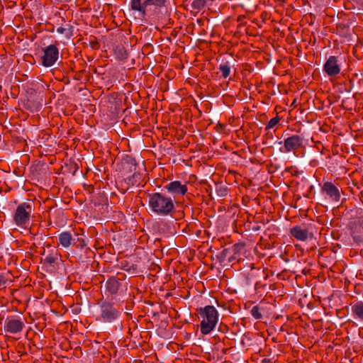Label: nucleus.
I'll return each mask as SVG.
<instances>
[{
	"label": "nucleus",
	"mask_w": 363,
	"mask_h": 363,
	"mask_svg": "<svg viewBox=\"0 0 363 363\" xmlns=\"http://www.w3.org/2000/svg\"><path fill=\"white\" fill-rule=\"evenodd\" d=\"M113 300V297L111 299L102 298L96 302L99 308V319L104 323H111L118 320L123 311L121 306Z\"/></svg>",
	"instance_id": "obj_1"
},
{
	"label": "nucleus",
	"mask_w": 363,
	"mask_h": 363,
	"mask_svg": "<svg viewBox=\"0 0 363 363\" xmlns=\"http://www.w3.org/2000/svg\"><path fill=\"white\" fill-rule=\"evenodd\" d=\"M149 206L152 211L160 216L171 215L174 210V201L162 193L149 194Z\"/></svg>",
	"instance_id": "obj_2"
},
{
	"label": "nucleus",
	"mask_w": 363,
	"mask_h": 363,
	"mask_svg": "<svg viewBox=\"0 0 363 363\" xmlns=\"http://www.w3.org/2000/svg\"><path fill=\"white\" fill-rule=\"evenodd\" d=\"M357 211L353 208L347 210L345 206V210L342 213V217L350 222L347 225V229L352 238L353 241L358 245H363V222L357 218Z\"/></svg>",
	"instance_id": "obj_3"
},
{
	"label": "nucleus",
	"mask_w": 363,
	"mask_h": 363,
	"mask_svg": "<svg viewBox=\"0 0 363 363\" xmlns=\"http://www.w3.org/2000/svg\"><path fill=\"white\" fill-rule=\"evenodd\" d=\"M199 318L201 319L200 331L203 335H208L216 328L218 321V313L213 306H206L196 310Z\"/></svg>",
	"instance_id": "obj_4"
},
{
	"label": "nucleus",
	"mask_w": 363,
	"mask_h": 363,
	"mask_svg": "<svg viewBox=\"0 0 363 363\" xmlns=\"http://www.w3.org/2000/svg\"><path fill=\"white\" fill-rule=\"evenodd\" d=\"M166 0H131L130 9L145 17L152 8L157 9L165 6Z\"/></svg>",
	"instance_id": "obj_5"
},
{
	"label": "nucleus",
	"mask_w": 363,
	"mask_h": 363,
	"mask_svg": "<svg viewBox=\"0 0 363 363\" xmlns=\"http://www.w3.org/2000/svg\"><path fill=\"white\" fill-rule=\"evenodd\" d=\"M59 244L62 247L67 248L72 245L76 246L77 248L82 249L86 247L83 236H79L78 233H74V236L69 231H65L61 233L58 237Z\"/></svg>",
	"instance_id": "obj_6"
},
{
	"label": "nucleus",
	"mask_w": 363,
	"mask_h": 363,
	"mask_svg": "<svg viewBox=\"0 0 363 363\" xmlns=\"http://www.w3.org/2000/svg\"><path fill=\"white\" fill-rule=\"evenodd\" d=\"M33 211L32 203H23L16 208L13 220L18 226H23L30 220V214Z\"/></svg>",
	"instance_id": "obj_7"
},
{
	"label": "nucleus",
	"mask_w": 363,
	"mask_h": 363,
	"mask_svg": "<svg viewBox=\"0 0 363 363\" xmlns=\"http://www.w3.org/2000/svg\"><path fill=\"white\" fill-rule=\"evenodd\" d=\"M43 55L40 57L43 67H50L55 65L59 58V49L55 45H50L42 49Z\"/></svg>",
	"instance_id": "obj_8"
},
{
	"label": "nucleus",
	"mask_w": 363,
	"mask_h": 363,
	"mask_svg": "<svg viewBox=\"0 0 363 363\" xmlns=\"http://www.w3.org/2000/svg\"><path fill=\"white\" fill-rule=\"evenodd\" d=\"M24 327L25 324L21 318L10 316L4 320V331L10 334H18L21 333Z\"/></svg>",
	"instance_id": "obj_9"
},
{
	"label": "nucleus",
	"mask_w": 363,
	"mask_h": 363,
	"mask_svg": "<svg viewBox=\"0 0 363 363\" xmlns=\"http://www.w3.org/2000/svg\"><path fill=\"white\" fill-rule=\"evenodd\" d=\"M164 189L175 199L187 193V182L182 184L180 181H173L164 186Z\"/></svg>",
	"instance_id": "obj_10"
},
{
	"label": "nucleus",
	"mask_w": 363,
	"mask_h": 363,
	"mask_svg": "<svg viewBox=\"0 0 363 363\" xmlns=\"http://www.w3.org/2000/svg\"><path fill=\"white\" fill-rule=\"evenodd\" d=\"M323 71L328 77H333L340 72L338 58L336 56H330L323 65Z\"/></svg>",
	"instance_id": "obj_11"
},
{
	"label": "nucleus",
	"mask_w": 363,
	"mask_h": 363,
	"mask_svg": "<svg viewBox=\"0 0 363 363\" xmlns=\"http://www.w3.org/2000/svg\"><path fill=\"white\" fill-rule=\"evenodd\" d=\"M303 145V138L299 135H295L284 140V150L281 152H289L296 151Z\"/></svg>",
	"instance_id": "obj_12"
},
{
	"label": "nucleus",
	"mask_w": 363,
	"mask_h": 363,
	"mask_svg": "<svg viewBox=\"0 0 363 363\" xmlns=\"http://www.w3.org/2000/svg\"><path fill=\"white\" fill-rule=\"evenodd\" d=\"M118 279V278L111 276L106 281V291L112 296L116 295L123 287V283L120 282Z\"/></svg>",
	"instance_id": "obj_13"
},
{
	"label": "nucleus",
	"mask_w": 363,
	"mask_h": 363,
	"mask_svg": "<svg viewBox=\"0 0 363 363\" xmlns=\"http://www.w3.org/2000/svg\"><path fill=\"white\" fill-rule=\"evenodd\" d=\"M321 190L329 198L335 201H338L340 199V191L338 188L332 182H326L322 186Z\"/></svg>",
	"instance_id": "obj_14"
},
{
	"label": "nucleus",
	"mask_w": 363,
	"mask_h": 363,
	"mask_svg": "<svg viewBox=\"0 0 363 363\" xmlns=\"http://www.w3.org/2000/svg\"><path fill=\"white\" fill-rule=\"evenodd\" d=\"M291 235L296 240L304 241L307 240L308 236V231L306 228H302L300 225H296L291 228Z\"/></svg>",
	"instance_id": "obj_15"
},
{
	"label": "nucleus",
	"mask_w": 363,
	"mask_h": 363,
	"mask_svg": "<svg viewBox=\"0 0 363 363\" xmlns=\"http://www.w3.org/2000/svg\"><path fill=\"white\" fill-rule=\"evenodd\" d=\"M232 254L231 250L229 248H225L216 255V257L220 264H225L228 263V260H230V257Z\"/></svg>",
	"instance_id": "obj_16"
},
{
	"label": "nucleus",
	"mask_w": 363,
	"mask_h": 363,
	"mask_svg": "<svg viewBox=\"0 0 363 363\" xmlns=\"http://www.w3.org/2000/svg\"><path fill=\"white\" fill-rule=\"evenodd\" d=\"M352 311L355 318L363 321V301H357L352 306Z\"/></svg>",
	"instance_id": "obj_17"
},
{
	"label": "nucleus",
	"mask_w": 363,
	"mask_h": 363,
	"mask_svg": "<svg viewBox=\"0 0 363 363\" xmlns=\"http://www.w3.org/2000/svg\"><path fill=\"white\" fill-rule=\"evenodd\" d=\"M122 165L123 167V169H125L128 167H129L130 172H131L132 171H135V160L131 157H127L126 158H125L122 162Z\"/></svg>",
	"instance_id": "obj_18"
},
{
	"label": "nucleus",
	"mask_w": 363,
	"mask_h": 363,
	"mask_svg": "<svg viewBox=\"0 0 363 363\" xmlns=\"http://www.w3.org/2000/svg\"><path fill=\"white\" fill-rule=\"evenodd\" d=\"M218 69L221 72L222 77L226 79L230 74L231 65L228 62H223L219 65Z\"/></svg>",
	"instance_id": "obj_19"
},
{
	"label": "nucleus",
	"mask_w": 363,
	"mask_h": 363,
	"mask_svg": "<svg viewBox=\"0 0 363 363\" xmlns=\"http://www.w3.org/2000/svg\"><path fill=\"white\" fill-rule=\"evenodd\" d=\"M57 32L63 34L67 38H70L73 35V28L72 26L67 24L65 27H58Z\"/></svg>",
	"instance_id": "obj_20"
},
{
	"label": "nucleus",
	"mask_w": 363,
	"mask_h": 363,
	"mask_svg": "<svg viewBox=\"0 0 363 363\" xmlns=\"http://www.w3.org/2000/svg\"><path fill=\"white\" fill-rule=\"evenodd\" d=\"M121 268L129 274H135L138 273V267L136 264H132L130 265L127 261L121 262Z\"/></svg>",
	"instance_id": "obj_21"
},
{
	"label": "nucleus",
	"mask_w": 363,
	"mask_h": 363,
	"mask_svg": "<svg viewBox=\"0 0 363 363\" xmlns=\"http://www.w3.org/2000/svg\"><path fill=\"white\" fill-rule=\"evenodd\" d=\"M59 255L57 252L55 253H50L44 259V264H48L50 266H53L54 264L57 261Z\"/></svg>",
	"instance_id": "obj_22"
},
{
	"label": "nucleus",
	"mask_w": 363,
	"mask_h": 363,
	"mask_svg": "<svg viewBox=\"0 0 363 363\" xmlns=\"http://www.w3.org/2000/svg\"><path fill=\"white\" fill-rule=\"evenodd\" d=\"M206 6V0H194L191 7L194 9L201 10Z\"/></svg>",
	"instance_id": "obj_23"
},
{
	"label": "nucleus",
	"mask_w": 363,
	"mask_h": 363,
	"mask_svg": "<svg viewBox=\"0 0 363 363\" xmlns=\"http://www.w3.org/2000/svg\"><path fill=\"white\" fill-rule=\"evenodd\" d=\"M251 315L257 320L262 318V314L260 312V308L258 306H255L250 311Z\"/></svg>",
	"instance_id": "obj_24"
},
{
	"label": "nucleus",
	"mask_w": 363,
	"mask_h": 363,
	"mask_svg": "<svg viewBox=\"0 0 363 363\" xmlns=\"http://www.w3.org/2000/svg\"><path fill=\"white\" fill-rule=\"evenodd\" d=\"M116 52L118 58L121 60H124L128 57L127 52L123 47H117Z\"/></svg>",
	"instance_id": "obj_25"
},
{
	"label": "nucleus",
	"mask_w": 363,
	"mask_h": 363,
	"mask_svg": "<svg viewBox=\"0 0 363 363\" xmlns=\"http://www.w3.org/2000/svg\"><path fill=\"white\" fill-rule=\"evenodd\" d=\"M280 118L279 116H277L274 118H272L268 123L267 125L266 126V130H269L270 128H274L277 124L279 122Z\"/></svg>",
	"instance_id": "obj_26"
},
{
	"label": "nucleus",
	"mask_w": 363,
	"mask_h": 363,
	"mask_svg": "<svg viewBox=\"0 0 363 363\" xmlns=\"http://www.w3.org/2000/svg\"><path fill=\"white\" fill-rule=\"evenodd\" d=\"M244 247H245V245H243V244L236 243V244L233 245L229 249L232 250L233 254H236L237 255H238V254L240 253V251L242 249H243Z\"/></svg>",
	"instance_id": "obj_27"
},
{
	"label": "nucleus",
	"mask_w": 363,
	"mask_h": 363,
	"mask_svg": "<svg viewBox=\"0 0 363 363\" xmlns=\"http://www.w3.org/2000/svg\"><path fill=\"white\" fill-rule=\"evenodd\" d=\"M332 238L335 240V242H338L339 238L340 237V233L339 232V230L334 229L330 233Z\"/></svg>",
	"instance_id": "obj_28"
},
{
	"label": "nucleus",
	"mask_w": 363,
	"mask_h": 363,
	"mask_svg": "<svg viewBox=\"0 0 363 363\" xmlns=\"http://www.w3.org/2000/svg\"><path fill=\"white\" fill-rule=\"evenodd\" d=\"M115 278H118L120 282L124 281L126 278V275L122 272H118L116 276H113Z\"/></svg>",
	"instance_id": "obj_29"
},
{
	"label": "nucleus",
	"mask_w": 363,
	"mask_h": 363,
	"mask_svg": "<svg viewBox=\"0 0 363 363\" xmlns=\"http://www.w3.org/2000/svg\"><path fill=\"white\" fill-rule=\"evenodd\" d=\"M340 248V246L338 242H332L331 249L334 253H337Z\"/></svg>",
	"instance_id": "obj_30"
},
{
	"label": "nucleus",
	"mask_w": 363,
	"mask_h": 363,
	"mask_svg": "<svg viewBox=\"0 0 363 363\" xmlns=\"http://www.w3.org/2000/svg\"><path fill=\"white\" fill-rule=\"evenodd\" d=\"M228 327L227 325L225 324H223V323H220L219 327H218V330L223 333H225L228 331Z\"/></svg>",
	"instance_id": "obj_31"
},
{
	"label": "nucleus",
	"mask_w": 363,
	"mask_h": 363,
	"mask_svg": "<svg viewBox=\"0 0 363 363\" xmlns=\"http://www.w3.org/2000/svg\"><path fill=\"white\" fill-rule=\"evenodd\" d=\"M339 298V295L338 294H333L332 296H331V298L330 299V303H333V304L337 301V299Z\"/></svg>",
	"instance_id": "obj_32"
},
{
	"label": "nucleus",
	"mask_w": 363,
	"mask_h": 363,
	"mask_svg": "<svg viewBox=\"0 0 363 363\" xmlns=\"http://www.w3.org/2000/svg\"><path fill=\"white\" fill-rule=\"evenodd\" d=\"M218 194L221 196L226 195V189L220 188V189L218 190Z\"/></svg>",
	"instance_id": "obj_33"
},
{
	"label": "nucleus",
	"mask_w": 363,
	"mask_h": 363,
	"mask_svg": "<svg viewBox=\"0 0 363 363\" xmlns=\"http://www.w3.org/2000/svg\"><path fill=\"white\" fill-rule=\"evenodd\" d=\"M238 255L236 254H232V255L230 257V260H228V263H230L233 262L234 260L237 259Z\"/></svg>",
	"instance_id": "obj_34"
},
{
	"label": "nucleus",
	"mask_w": 363,
	"mask_h": 363,
	"mask_svg": "<svg viewBox=\"0 0 363 363\" xmlns=\"http://www.w3.org/2000/svg\"><path fill=\"white\" fill-rule=\"evenodd\" d=\"M213 342L214 344H216L217 342L220 341V337L218 335H215L213 337Z\"/></svg>",
	"instance_id": "obj_35"
},
{
	"label": "nucleus",
	"mask_w": 363,
	"mask_h": 363,
	"mask_svg": "<svg viewBox=\"0 0 363 363\" xmlns=\"http://www.w3.org/2000/svg\"><path fill=\"white\" fill-rule=\"evenodd\" d=\"M345 310L347 312H348V311H349V310H348V307H347V306H346L344 308H342V309H341V311H342V319L343 318V315H342V314H344V315H345V311H344Z\"/></svg>",
	"instance_id": "obj_36"
},
{
	"label": "nucleus",
	"mask_w": 363,
	"mask_h": 363,
	"mask_svg": "<svg viewBox=\"0 0 363 363\" xmlns=\"http://www.w3.org/2000/svg\"><path fill=\"white\" fill-rule=\"evenodd\" d=\"M338 267L336 265V264H334L333 267H332V269H331V272L333 273H335L336 272V269H337Z\"/></svg>",
	"instance_id": "obj_37"
},
{
	"label": "nucleus",
	"mask_w": 363,
	"mask_h": 363,
	"mask_svg": "<svg viewBox=\"0 0 363 363\" xmlns=\"http://www.w3.org/2000/svg\"><path fill=\"white\" fill-rule=\"evenodd\" d=\"M261 363H273L270 359L264 358Z\"/></svg>",
	"instance_id": "obj_38"
},
{
	"label": "nucleus",
	"mask_w": 363,
	"mask_h": 363,
	"mask_svg": "<svg viewBox=\"0 0 363 363\" xmlns=\"http://www.w3.org/2000/svg\"><path fill=\"white\" fill-rule=\"evenodd\" d=\"M344 183H345V184H348V179H345V178H344V179H342V185Z\"/></svg>",
	"instance_id": "obj_39"
},
{
	"label": "nucleus",
	"mask_w": 363,
	"mask_h": 363,
	"mask_svg": "<svg viewBox=\"0 0 363 363\" xmlns=\"http://www.w3.org/2000/svg\"><path fill=\"white\" fill-rule=\"evenodd\" d=\"M344 84H345V90H346V91L350 92V86H347V85L346 84V83H345V82H344Z\"/></svg>",
	"instance_id": "obj_40"
},
{
	"label": "nucleus",
	"mask_w": 363,
	"mask_h": 363,
	"mask_svg": "<svg viewBox=\"0 0 363 363\" xmlns=\"http://www.w3.org/2000/svg\"><path fill=\"white\" fill-rule=\"evenodd\" d=\"M339 211V207L337 206V208H333V213L335 214V213H337Z\"/></svg>",
	"instance_id": "obj_41"
},
{
	"label": "nucleus",
	"mask_w": 363,
	"mask_h": 363,
	"mask_svg": "<svg viewBox=\"0 0 363 363\" xmlns=\"http://www.w3.org/2000/svg\"><path fill=\"white\" fill-rule=\"evenodd\" d=\"M344 243L346 244V245H350V239L349 238L348 240H347V239L344 240Z\"/></svg>",
	"instance_id": "obj_42"
},
{
	"label": "nucleus",
	"mask_w": 363,
	"mask_h": 363,
	"mask_svg": "<svg viewBox=\"0 0 363 363\" xmlns=\"http://www.w3.org/2000/svg\"><path fill=\"white\" fill-rule=\"evenodd\" d=\"M341 170H342V173H344V174H346V173H347V169H346L345 168H343L342 167V168H341Z\"/></svg>",
	"instance_id": "obj_43"
},
{
	"label": "nucleus",
	"mask_w": 363,
	"mask_h": 363,
	"mask_svg": "<svg viewBox=\"0 0 363 363\" xmlns=\"http://www.w3.org/2000/svg\"><path fill=\"white\" fill-rule=\"evenodd\" d=\"M335 88H337V91H339V90H340V87H339V86H338V85H337V86H335Z\"/></svg>",
	"instance_id": "obj_44"
},
{
	"label": "nucleus",
	"mask_w": 363,
	"mask_h": 363,
	"mask_svg": "<svg viewBox=\"0 0 363 363\" xmlns=\"http://www.w3.org/2000/svg\"><path fill=\"white\" fill-rule=\"evenodd\" d=\"M335 311H336V314L338 315V313H339V312H340V309L336 308V309H335Z\"/></svg>",
	"instance_id": "obj_45"
},
{
	"label": "nucleus",
	"mask_w": 363,
	"mask_h": 363,
	"mask_svg": "<svg viewBox=\"0 0 363 363\" xmlns=\"http://www.w3.org/2000/svg\"><path fill=\"white\" fill-rule=\"evenodd\" d=\"M335 101H337V99H335V100H333V101H330V105H331V104H333V103H335Z\"/></svg>",
	"instance_id": "obj_46"
},
{
	"label": "nucleus",
	"mask_w": 363,
	"mask_h": 363,
	"mask_svg": "<svg viewBox=\"0 0 363 363\" xmlns=\"http://www.w3.org/2000/svg\"><path fill=\"white\" fill-rule=\"evenodd\" d=\"M344 200H345V199H342V201H341V203H342V208L343 207V202H344Z\"/></svg>",
	"instance_id": "obj_47"
},
{
	"label": "nucleus",
	"mask_w": 363,
	"mask_h": 363,
	"mask_svg": "<svg viewBox=\"0 0 363 363\" xmlns=\"http://www.w3.org/2000/svg\"><path fill=\"white\" fill-rule=\"evenodd\" d=\"M341 106H342V108H345V106H344V101H342Z\"/></svg>",
	"instance_id": "obj_48"
},
{
	"label": "nucleus",
	"mask_w": 363,
	"mask_h": 363,
	"mask_svg": "<svg viewBox=\"0 0 363 363\" xmlns=\"http://www.w3.org/2000/svg\"><path fill=\"white\" fill-rule=\"evenodd\" d=\"M130 308V306H125V308H126L127 310H130V308Z\"/></svg>",
	"instance_id": "obj_49"
},
{
	"label": "nucleus",
	"mask_w": 363,
	"mask_h": 363,
	"mask_svg": "<svg viewBox=\"0 0 363 363\" xmlns=\"http://www.w3.org/2000/svg\"><path fill=\"white\" fill-rule=\"evenodd\" d=\"M130 308V306H125V308H126L127 310H130V308Z\"/></svg>",
	"instance_id": "obj_50"
},
{
	"label": "nucleus",
	"mask_w": 363,
	"mask_h": 363,
	"mask_svg": "<svg viewBox=\"0 0 363 363\" xmlns=\"http://www.w3.org/2000/svg\"><path fill=\"white\" fill-rule=\"evenodd\" d=\"M347 298H348V296H347V295L344 296V298H345V299H347Z\"/></svg>",
	"instance_id": "obj_51"
},
{
	"label": "nucleus",
	"mask_w": 363,
	"mask_h": 363,
	"mask_svg": "<svg viewBox=\"0 0 363 363\" xmlns=\"http://www.w3.org/2000/svg\"><path fill=\"white\" fill-rule=\"evenodd\" d=\"M127 315L129 316L130 314L129 313H126Z\"/></svg>",
	"instance_id": "obj_52"
},
{
	"label": "nucleus",
	"mask_w": 363,
	"mask_h": 363,
	"mask_svg": "<svg viewBox=\"0 0 363 363\" xmlns=\"http://www.w3.org/2000/svg\"><path fill=\"white\" fill-rule=\"evenodd\" d=\"M342 77H344V76H342ZM341 89H342V90L343 89V87H342V86L341 87Z\"/></svg>",
	"instance_id": "obj_53"
}]
</instances>
